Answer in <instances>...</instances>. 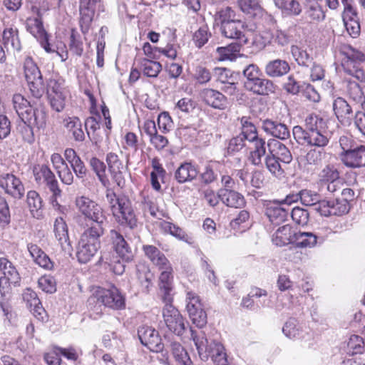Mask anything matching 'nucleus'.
<instances>
[{
    "instance_id": "36",
    "label": "nucleus",
    "mask_w": 365,
    "mask_h": 365,
    "mask_svg": "<svg viewBox=\"0 0 365 365\" xmlns=\"http://www.w3.org/2000/svg\"><path fill=\"white\" fill-rule=\"evenodd\" d=\"M221 201L227 207L234 208H242L246 204L244 196L231 189L227 190H221Z\"/></svg>"
},
{
    "instance_id": "40",
    "label": "nucleus",
    "mask_w": 365,
    "mask_h": 365,
    "mask_svg": "<svg viewBox=\"0 0 365 365\" xmlns=\"http://www.w3.org/2000/svg\"><path fill=\"white\" fill-rule=\"evenodd\" d=\"M64 127L71 133L76 141L82 142L85 140V134L82 129V123L78 117H67L63 120Z\"/></svg>"
},
{
    "instance_id": "30",
    "label": "nucleus",
    "mask_w": 365,
    "mask_h": 365,
    "mask_svg": "<svg viewBox=\"0 0 365 365\" xmlns=\"http://www.w3.org/2000/svg\"><path fill=\"white\" fill-rule=\"evenodd\" d=\"M197 167L191 163L185 162L182 163L175 173V178L179 183L191 182L198 175Z\"/></svg>"
},
{
    "instance_id": "58",
    "label": "nucleus",
    "mask_w": 365,
    "mask_h": 365,
    "mask_svg": "<svg viewBox=\"0 0 365 365\" xmlns=\"http://www.w3.org/2000/svg\"><path fill=\"white\" fill-rule=\"evenodd\" d=\"M328 143L329 139L322 133V129L309 131L307 145L317 147H324L328 144Z\"/></svg>"
},
{
    "instance_id": "38",
    "label": "nucleus",
    "mask_w": 365,
    "mask_h": 365,
    "mask_svg": "<svg viewBox=\"0 0 365 365\" xmlns=\"http://www.w3.org/2000/svg\"><path fill=\"white\" fill-rule=\"evenodd\" d=\"M237 6L242 12L253 18L262 16L264 13L259 0H237Z\"/></svg>"
},
{
    "instance_id": "23",
    "label": "nucleus",
    "mask_w": 365,
    "mask_h": 365,
    "mask_svg": "<svg viewBox=\"0 0 365 365\" xmlns=\"http://www.w3.org/2000/svg\"><path fill=\"white\" fill-rule=\"evenodd\" d=\"M28 250L34 262L45 270L51 271L54 269L55 263L37 245L30 243L28 245Z\"/></svg>"
},
{
    "instance_id": "42",
    "label": "nucleus",
    "mask_w": 365,
    "mask_h": 365,
    "mask_svg": "<svg viewBox=\"0 0 365 365\" xmlns=\"http://www.w3.org/2000/svg\"><path fill=\"white\" fill-rule=\"evenodd\" d=\"M288 214L285 208L277 204L268 205L266 208V215L274 225H279L284 222Z\"/></svg>"
},
{
    "instance_id": "51",
    "label": "nucleus",
    "mask_w": 365,
    "mask_h": 365,
    "mask_svg": "<svg viewBox=\"0 0 365 365\" xmlns=\"http://www.w3.org/2000/svg\"><path fill=\"white\" fill-rule=\"evenodd\" d=\"M159 227L164 233L170 234L180 240H185L187 237L182 229L168 221H160L159 222Z\"/></svg>"
},
{
    "instance_id": "2",
    "label": "nucleus",
    "mask_w": 365,
    "mask_h": 365,
    "mask_svg": "<svg viewBox=\"0 0 365 365\" xmlns=\"http://www.w3.org/2000/svg\"><path fill=\"white\" fill-rule=\"evenodd\" d=\"M75 206L85 219V223L81 225L83 229L86 227H98L105 230L104 222L107 217L103 207L88 196L81 195L75 199Z\"/></svg>"
},
{
    "instance_id": "54",
    "label": "nucleus",
    "mask_w": 365,
    "mask_h": 365,
    "mask_svg": "<svg viewBox=\"0 0 365 365\" xmlns=\"http://www.w3.org/2000/svg\"><path fill=\"white\" fill-rule=\"evenodd\" d=\"M279 160L274 157V155L269 153L267 155L264 159L265 166L267 169L270 172L272 175L277 178H281L283 176L284 172L282 169Z\"/></svg>"
},
{
    "instance_id": "61",
    "label": "nucleus",
    "mask_w": 365,
    "mask_h": 365,
    "mask_svg": "<svg viewBox=\"0 0 365 365\" xmlns=\"http://www.w3.org/2000/svg\"><path fill=\"white\" fill-rule=\"evenodd\" d=\"M11 222V213L6 199L0 195V227L4 229Z\"/></svg>"
},
{
    "instance_id": "53",
    "label": "nucleus",
    "mask_w": 365,
    "mask_h": 365,
    "mask_svg": "<svg viewBox=\"0 0 365 365\" xmlns=\"http://www.w3.org/2000/svg\"><path fill=\"white\" fill-rule=\"evenodd\" d=\"M340 178L339 172L333 165H326L319 174V180L322 185L331 182Z\"/></svg>"
},
{
    "instance_id": "34",
    "label": "nucleus",
    "mask_w": 365,
    "mask_h": 365,
    "mask_svg": "<svg viewBox=\"0 0 365 365\" xmlns=\"http://www.w3.org/2000/svg\"><path fill=\"white\" fill-rule=\"evenodd\" d=\"M245 87L247 90L259 95H268L274 91V84L268 79L260 77L252 81H245Z\"/></svg>"
},
{
    "instance_id": "3",
    "label": "nucleus",
    "mask_w": 365,
    "mask_h": 365,
    "mask_svg": "<svg viewBox=\"0 0 365 365\" xmlns=\"http://www.w3.org/2000/svg\"><path fill=\"white\" fill-rule=\"evenodd\" d=\"M105 230L97 227H86L80 236L76 247V258L81 264L90 262L101 247V237Z\"/></svg>"
},
{
    "instance_id": "26",
    "label": "nucleus",
    "mask_w": 365,
    "mask_h": 365,
    "mask_svg": "<svg viewBox=\"0 0 365 365\" xmlns=\"http://www.w3.org/2000/svg\"><path fill=\"white\" fill-rule=\"evenodd\" d=\"M262 128L267 133L281 140H286L290 136L288 127L277 120L270 119L263 120Z\"/></svg>"
},
{
    "instance_id": "17",
    "label": "nucleus",
    "mask_w": 365,
    "mask_h": 365,
    "mask_svg": "<svg viewBox=\"0 0 365 365\" xmlns=\"http://www.w3.org/2000/svg\"><path fill=\"white\" fill-rule=\"evenodd\" d=\"M0 187L4 192L14 198L20 199L24 195V186L21 180L12 173L0 176Z\"/></svg>"
},
{
    "instance_id": "29",
    "label": "nucleus",
    "mask_w": 365,
    "mask_h": 365,
    "mask_svg": "<svg viewBox=\"0 0 365 365\" xmlns=\"http://www.w3.org/2000/svg\"><path fill=\"white\" fill-rule=\"evenodd\" d=\"M140 196L142 197L141 204L145 211L148 212L152 217L159 220L165 216L163 210L158 208L156 198L153 195L144 190L141 192Z\"/></svg>"
},
{
    "instance_id": "31",
    "label": "nucleus",
    "mask_w": 365,
    "mask_h": 365,
    "mask_svg": "<svg viewBox=\"0 0 365 365\" xmlns=\"http://www.w3.org/2000/svg\"><path fill=\"white\" fill-rule=\"evenodd\" d=\"M252 147L247 156L250 163L255 166H260L262 164V158L266 154V141L260 138L251 142Z\"/></svg>"
},
{
    "instance_id": "52",
    "label": "nucleus",
    "mask_w": 365,
    "mask_h": 365,
    "mask_svg": "<svg viewBox=\"0 0 365 365\" xmlns=\"http://www.w3.org/2000/svg\"><path fill=\"white\" fill-rule=\"evenodd\" d=\"M68 46L70 51L76 56H81L83 52V42L81 35L76 29L71 30Z\"/></svg>"
},
{
    "instance_id": "22",
    "label": "nucleus",
    "mask_w": 365,
    "mask_h": 365,
    "mask_svg": "<svg viewBox=\"0 0 365 365\" xmlns=\"http://www.w3.org/2000/svg\"><path fill=\"white\" fill-rule=\"evenodd\" d=\"M200 96L207 106L215 109L225 110L227 107V98L217 90L205 88L201 91Z\"/></svg>"
},
{
    "instance_id": "37",
    "label": "nucleus",
    "mask_w": 365,
    "mask_h": 365,
    "mask_svg": "<svg viewBox=\"0 0 365 365\" xmlns=\"http://www.w3.org/2000/svg\"><path fill=\"white\" fill-rule=\"evenodd\" d=\"M242 44L240 42H232L226 46L217 47L216 53L219 61L235 60L240 56Z\"/></svg>"
},
{
    "instance_id": "24",
    "label": "nucleus",
    "mask_w": 365,
    "mask_h": 365,
    "mask_svg": "<svg viewBox=\"0 0 365 365\" xmlns=\"http://www.w3.org/2000/svg\"><path fill=\"white\" fill-rule=\"evenodd\" d=\"M191 339L194 341L200 357L206 360L212 353V349L208 344L205 332L197 331L190 328Z\"/></svg>"
},
{
    "instance_id": "62",
    "label": "nucleus",
    "mask_w": 365,
    "mask_h": 365,
    "mask_svg": "<svg viewBox=\"0 0 365 365\" xmlns=\"http://www.w3.org/2000/svg\"><path fill=\"white\" fill-rule=\"evenodd\" d=\"M193 79L200 84L208 83L212 78L210 71L205 66H197L193 69Z\"/></svg>"
},
{
    "instance_id": "44",
    "label": "nucleus",
    "mask_w": 365,
    "mask_h": 365,
    "mask_svg": "<svg viewBox=\"0 0 365 365\" xmlns=\"http://www.w3.org/2000/svg\"><path fill=\"white\" fill-rule=\"evenodd\" d=\"M317 242V237L312 232L295 231L292 245L299 248H310Z\"/></svg>"
},
{
    "instance_id": "11",
    "label": "nucleus",
    "mask_w": 365,
    "mask_h": 365,
    "mask_svg": "<svg viewBox=\"0 0 365 365\" xmlns=\"http://www.w3.org/2000/svg\"><path fill=\"white\" fill-rule=\"evenodd\" d=\"M118 202V205H113L110 210L115 221L120 225L130 228L137 227L138 220L130 200L126 197Z\"/></svg>"
},
{
    "instance_id": "56",
    "label": "nucleus",
    "mask_w": 365,
    "mask_h": 365,
    "mask_svg": "<svg viewBox=\"0 0 365 365\" xmlns=\"http://www.w3.org/2000/svg\"><path fill=\"white\" fill-rule=\"evenodd\" d=\"M122 145L125 150L137 152L140 146L138 136L131 131L125 133L123 138Z\"/></svg>"
},
{
    "instance_id": "47",
    "label": "nucleus",
    "mask_w": 365,
    "mask_h": 365,
    "mask_svg": "<svg viewBox=\"0 0 365 365\" xmlns=\"http://www.w3.org/2000/svg\"><path fill=\"white\" fill-rule=\"evenodd\" d=\"M27 31L36 39L43 37L47 34L42 21V17H29L26 21Z\"/></svg>"
},
{
    "instance_id": "7",
    "label": "nucleus",
    "mask_w": 365,
    "mask_h": 365,
    "mask_svg": "<svg viewBox=\"0 0 365 365\" xmlns=\"http://www.w3.org/2000/svg\"><path fill=\"white\" fill-rule=\"evenodd\" d=\"M24 74L31 95L41 98L44 93V83L41 71L31 56L25 58L23 63Z\"/></svg>"
},
{
    "instance_id": "59",
    "label": "nucleus",
    "mask_w": 365,
    "mask_h": 365,
    "mask_svg": "<svg viewBox=\"0 0 365 365\" xmlns=\"http://www.w3.org/2000/svg\"><path fill=\"white\" fill-rule=\"evenodd\" d=\"M200 196L209 206L215 207L221 201V190L217 193L211 188H206L200 190Z\"/></svg>"
},
{
    "instance_id": "13",
    "label": "nucleus",
    "mask_w": 365,
    "mask_h": 365,
    "mask_svg": "<svg viewBox=\"0 0 365 365\" xmlns=\"http://www.w3.org/2000/svg\"><path fill=\"white\" fill-rule=\"evenodd\" d=\"M163 316L168 329L175 334L182 336L185 330V319L172 303L165 304Z\"/></svg>"
},
{
    "instance_id": "50",
    "label": "nucleus",
    "mask_w": 365,
    "mask_h": 365,
    "mask_svg": "<svg viewBox=\"0 0 365 365\" xmlns=\"http://www.w3.org/2000/svg\"><path fill=\"white\" fill-rule=\"evenodd\" d=\"M0 271L2 272V276L9 277L14 282H20V276L17 269L6 257H0Z\"/></svg>"
},
{
    "instance_id": "33",
    "label": "nucleus",
    "mask_w": 365,
    "mask_h": 365,
    "mask_svg": "<svg viewBox=\"0 0 365 365\" xmlns=\"http://www.w3.org/2000/svg\"><path fill=\"white\" fill-rule=\"evenodd\" d=\"M269 153L284 163H289L292 160V155L289 150L277 140H269Z\"/></svg>"
},
{
    "instance_id": "49",
    "label": "nucleus",
    "mask_w": 365,
    "mask_h": 365,
    "mask_svg": "<svg viewBox=\"0 0 365 365\" xmlns=\"http://www.w3.org/2000/svg\"><path fill=\"white\" fill-rule=\"evenodd\" d=\"M27 205L32 215L35 217H39V211L43 208V200L38 192L35 190H30L27 193Z\"/></svg>"
},
{
    "instance_id": "27",
    "label": "nucleus",
    "mask_w": 365,
    "mask_h": 365,
    "mask_svg": "<svg viewBox=\"0 0 365 365\" xmlns=\"http://www.w3.org/2000/svg\"><path fill=\"white\" fill-rule=\"evenodd\" d=\"M295 230L290 225L279 227L272 235V242L279 247L293 243Z\"/></svg>"
},
{
    "instance_id": "1",
    "label": "nucleus",
    "mask_w": 365,
    "mask_h": 365,
    "mask_svg": "<svg viewBox=\"0 0 365 365\" xmlns=\"http://www.w3.org/2000/svg\"><path fill=\"white\" fill-rule=\"evenodd\" d=\"M14 108L24 124L33 125L37 129L44 128L47 122V113L43 105L31 104L23 95L13 96Z\"/></svg>"
},
{
    "instance_id": "4",
    "label": "nucleus",
    "mask_w": 365,
    "mask_h": 365,
    "mask_svg": "<svg viewBox=\"0 0 365 365\" xmlns=\"http://www.w3.org/2000/svg\"><path fill=\"white\" fill-rule=\"evenodd\" d=\"M339 52L342 56L341 66L344 71L361 82L364 81L365 72L359 67V63L365 61V55L346 43H341L339 46Z\"/></svg>"
},
{
    "instance_id": "9",
    "label": "nucleus",
    "mask_w": 365,
    "mask_h": 365,
    "mask_svg": "<svg viewBox=\"0 0 365 365\" xmlns=\"http://www.w3.org/2000/svg\"><path fill=\"white\" fill-rule=\"evenodd\" d=\"M186 309L192 322L202 328L207 324V313L200 297L194 291L186 293Z\"/></svg>"
},
{
    "instance_id": "48",
    "label": "nucleus",
    "mask_w": 365,
    "mask_h": 365,
    "mask_svg": "<svg viewBox=\"0 0 365 365\" xmlns=\"http://www.w3.org/2000/svg\"><path fill=\"white\" fill-rule=\"evenodd\" d=\"M274 2L287 15L297 16L302 12L300 4L296 0H274Z\"/></svg>"
},
{
    "instance_id": "15",
    "label": "nucleus",
    "mask_w": 365,
    "mask_h": 365,
    "mask_svg": "<svg viewBox=\"0 0 365 365\" xmlns=\"http://www.w3.org/2000/svg\"><path fill=\"white\" fill-rule=\"evenodd\" d=\"M247 29L248 25L245 21L236 19L220 30L222 36L225 38L235 40L245 45L249 43V39L246 35Z\"/></svg>"
},
{
    "instance_id": "8",
    "label": "nucleus",
    "mask_w": 365,
    "mask_h": 365,
    "mask_svg": "<svg viewBox=\"0 0 365 365\" xmlns=\"http://www.w3.org/2000/svg\"><path fill=\"white\" fill-rule=\"evenodd\" d=\"M46 94L51 108L56 112L62 111L66 106L68 90L63 79L51 78L48 81Z\"/></svg>"
},
{
    "instance_id": "19",
    "label": "nucleus",
    "mask_w": 365,
    "mask_h": 365,
    "mask_svg": "<svg viewBox=\"0 0 365 365\" xmlns=\"http://www.w3.org/2000/svg\"><path fill=\"white\" fill-rule=\"evenodd\" d=\"M155 274L145 262L136 264L135 279L136 284L143 292L148 293L153 287Z\"/></svg>"
},
{
    "instance_id": "5",
    "label": "nucleus",
    "mask_w": 365,
    "mask_h": 365,
    "mask_svg": "<svg viewBox=\"0 0 365 365\" xmlns=\"http://www.w3.org/2000/svg\"><path fill=\"white\" fill-rule=\"evenodd\" d=\"M36 182L38 185H46L51 192V202L54 207H61L58 198L61 196L62 190L59 187L58 180L50 168L45 164H36L32 169Z\"/></svg>"
},
{
    "instance_id": "21",
    "label": "nucleus",
    "mask_w": 365,
    "mask_h": 365,
    "mask_svg": "<svg viewBox=\"0 0 365 365\" xmlns=\"http://www.w3.org/2000/svg\"><path fill=\"white\" fill-rule=\"evenodd\" d=\"M340 159L343 164L351 168L365 166V146L359 145L348 152H341Z\"/></svg>"
},
{
    "instance_id": "35",
    "label": "nucleus",
    "mask_w": 365,
    "mask_h": 365,
    "mask_svg": "<svg viewBox=\"0 0 365 365\" xmlns=\"http://www.w3.org/2000/svg\"><path fill=\"white\" fill-rule=\"evenodd\" d=\"M2 41L5 47H11L13 50L20 51L21 43L18 29L14 26L5 27L2 33Z\"/></svg>"
},
{
    "instance_id": "18",
    "label": "nucleus",
    "mask_w": 365,
    "mask_h": 365,
    "mask_svg": "<svg viewBox=\"0 0 365 365\" xmlns=\"http://www.w3.org/2000/svg\"><path fill=\"white\" fill-rule=\"evenodd\" d=\"M106 161L113 180L120 187H124L125 180L123 176L125 166L119 155L114 152L106 155Z\"/></svg>"
},
{
    "instance_id": "63",
    "label": "nucleus",
    "mask_w": 365,
    "mask_h": 365,
    "mask_svg": "<svg viewBox=\"0 0 365 365\" xmlns=\"http://www.w3.org/2000/svg\"><path fill=\"white\" fill-rule=\"evenodd\" d=\"M293 57L297 63L303 66H309L312 62V58L308 53L297 46H292L291 49Z\"/></svg>"
},
{
    "instance_id": "20",
    "label": "nucleus",
    "mask_w": 365,
    "mask_h": 365,
    "mask_svg": "<svg viewBox=\"0 0 365 365\" xmlns=\"http://www.w3.org/2000/svg\"><path fill=\"white\" fill-rule=\"evenodd\" d=\"M110 235L113 248L118 256L124 262H131L134 256L130 247L123 236L115 230H111Z\"/></svg>"
},
{
    "instance_id": "16",
    "label": "nucleus",
    "mask_w": 365,
    "mask_h": 365,
    "mask_svg": "<svg viewBox=\"0 0 365 365\" xmlns=\"http://www.w3.org/2000/svg\"><path fill=\"white\" fill-rule=\"evenodd\" d=\"M174 270L162 272L158 277V294L164 304L173 303L174 297Z\"/></svg>"
},
{
    "instance_id": "28",
    "label": "nucleus",
    "mask_w": 365,
    "mask_h": 365,
    "mask_svg": "<svg viewBox=\"0 0 365 365\" xmlns=\"http://www.w3.org/2000/svg\"><path fill=\"white\" fill-rule=\"evenodd\" d=\"M333 110L337 119L342 124L349 123L352 116V108L344 98H336L333 102Z\"/></svg>"
},
{
    "instance_id": "41",
    "label": "nucleus",
    "mask_w": 365,
    "mask_h": 365,
    "mask_svg": "<svg viewBox=\"0 0 365 365\" xmlns=\"http://www.w3.org/2000/svg\"><path fill=\"white\" fill-rule=\"evenodd\" d=\"M139 68L143 75L148 78H157L162 71L160 62L147 58H143L139 61Z\"/></svg>"
},
{
    "instance_id": "45",
    "label": "nucleus",
    "mask_w": 365,
    "mask_h": 365,
    "mask_svg": "<svg viewBox=\"0 0 365 365\" xmlns=\"http://www.w3.org/2000/svg\"><path fill=\"white\" fill-rule=\"evenodd\" d=\"M237 13L231 6H225L217 10L214 16L215 22L220 29L236 19Z\"/></svg>"
},
{
    "instance_id": "25",
    "label": "nucleus",
    "mask_w": 365,
    "mask_h": 365,
    "mask_svg": "<svg viewBox=\"0 0 365 365\" xmlns=\"http://www.w3.org/2000/svg\"><path fill=\"white\" fill-rule=\"evenodd\" d=\"M64 158L70 164L76 177L84 178L87 174V168L85 163L73 148H66L64 150Z\"/></svg>"
},
{
    "instance_id": "10",
    "label": "nucleus",
    "mask_w": 365,
    "mask_h": 365,
    "mask_svg": "<svg viewBox=\"0 0 365 365\" xmlns=\"http://www.w3.org/2000/svg\"><path fill=\"white\" fill-rule=\"evenodd\" d=\"M102 0H80L79 25L83 34L88 32L93 22L96 11H104Z\"/></svg>"
},
{
    "instance_id": "32",
    "label": "nucleus",
    "mask_w": 365,
    "mask_h": 365,
    "mask_svg": "<svg viewBox=\"0 0 365 365\" xmlns=\"http://www.w3.org/2000/svg\"><path fill=\"white\" fill-rule=\"evenodd\" d=\"M168 349L176 365H194L187 350L180 342L170 341Z\"/></svg>"
},
{
    "instance_id": "46",
    "label": "nucleus",
    "mask_w": 365,
    "mask_h": 365,
    "mask_svg": "<svg viewBox=\"0 0 365 365\" xmlns=\"http://www.w3.org/2000/svg\"><path fill=\"white\" fill-rule=\"evenodd\" d=\"M90 165L103 186L108 187L110 185V182L106 173V164L98 158L93 157L90 160Z\"/></svg>"
},
{
    "instance_id": "12",
    "label": "nucleus",
    "mask_w": 365,
    "mask_h": 365,
    "mask_svg": "<svg viewBox=\"0 0 365 365\" xmlns=\"http://www.w3.org/2000/svg\"><path fill=\"white\" fill-rule=\"evenodd\" d=\"M138 336L141 344L150 351L160 353L164 349L161 336L155 328L148 325L140 326L138 329Z\"/></svg>"
},
{
    "instance_id": "39",
    "label": "nucleus",
    "mask_w": 365,
    "mask_h": 365,
    "mask_svg": "<svg viewBox=\"0 0 365 365\" xmlns=\"http://www.w3.org/2000/svg\"><path fill=\"white\" fill-rule=\"evenodd\" d=\"M53 232L56 239L61 246L65 248V245L70 246L68 226L63 217H57L53 225Z\"/></svg>"
},
{
    "instance_id": "14",
    "label": "nucleus",
    "mask_w": 365,
    "mask_h": 365,
    "mask_svg": "<svg viewBox=\"0 0 365 365\" xmlns=\"http://www.w3.org/2000/svg\"><path fill=\"white\" fill-rule=\"evenodd\" d=\"M142 250L145 257L160 273L174 270L169 259L156 246L153 245H143Z\"/></svg>"
},
{
    "instance_id": "64",
    "label": "nucleus",
    "mask_w": 365,
    "mask_h": 365,
    "mask_svg": "<svg viewBox=\"0 0 365 365\" xmlns=\"http://www.w3.org/2000/svg\"><path fill=\"white\" fill-rule=\"evenodd\" d=\"M282 331L289 339H297L301 336V331L295 319H289L284 325Z\"/></svg>"
},
{
    "instance_id": "57",
    "label": "nucleus",
    "mask_w": 365,
    "mask_h": 365,
    "mask_svg": "<svg viewBox=\"0 0 365 365\" xmlns=\"http://www.w3.org/2000/svg\"><path fill=\"white\" fill-rule=\"evenodd\" d=\"M211 37V33L207 25L200 26L193 34L192 40L196 47L200 48L207 43Z\"/></svg>"
},
{
    "instance_id": "60",
    "label": "nucleus",
    "mask_w": 365,
    "mask_h": 365,
    "mask_svg": "<svg viewBox=\"0 0 365 365\" xmlns=\"http://www.w3.org/2000/svg\"><path fill=\"white\" fill-rule=\"evenodd\" d=\"M38 287L46 293H54L56 291V281L50 274L42 275L38 280Z\"/></svg>"
},
{
    "instance_id": "43",
    "label": "nucleus",
    "mask_w": 365,
    "mask_h": 365,
    "mask_svg": "<svg viewBox=\"0 0 365 365\" xmlns=\"http://www.w3.org/2000/svg\"><path fill=\"white\" fill-rule=\"evenodd\" d=\"M289 70V63L286 61L281 59L271 61L265 67V72L270 77L282 76L287 74Z\"/></svg>"
},
{
    "instance_id": "55",
    "label": "nucleus",
    "mask_w": 365,
    "mask_h": 365,
    "mask_svg": "<svg viewBox=\"0 0 365 365\" xmlns=\"http://www.w3.org/2000/svg\"><path fill=\"white\" fill-rule=\"evenodd\" d=\"M242 137L250 142L260 138L255 125L247 119H242Z\"/></svg>"
},
{
    "instance_id": "6",
    "label": "nucleus",
    "mask_w": 365,
    "mask_h": 365,
    "mask_svg": "<svg viewBox=\"0 0 365 365\" xmlns=\"http://www.w3.org/2000/svg\"><path fill=\"white\" fill-rule=\"evenodd\" d=\"M91 299L97 304L113 310H122L125 308V298L121 292L115 287L109 288L98 287L93 292Z\"/></svg>"
}]
</instances>
